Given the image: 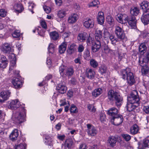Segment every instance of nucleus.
Wrapping results in <instances>:
<instances>
[{"label": "nucleus", "mask_w": 149, "mask_h": 149, "mask_svg": "<svg viewBox=\"0 0 149 149\" xmlns=\"http://www.w3.org/2000/svg\"><path fill=\"white\" fill-rule=\"evenodd\" d=\"M143 109L146 113L149 114V106L144 104L143 106Z\"/></svg>", "instance_id": "nucleus-48"}, {"label": "nucleus", "mask_w": 149, "mask_h": 149, "mask_svg": "<svg viewBox=\"0 0 149 149\" xmlns=\"http://www.w3.org/2000/svg\"><path fill=\"white\" fill-rule=\"evenodd\" d=\"M26 145L25 143H22L17 145L15 149H26Z\"/></svg>", "instance_id": "nucleus-46"}, {"label": "nucleus", "mask_w": 149, "mask_h": 149, "mask_svg": "<svg viewBox=\"0 0 149 149\" xmlns=\"http://www.w3.org/2000/svg\"><path fill=\"white\" fill-rule=\"evenodd\" d=\"M127 100L129 103L136 104L139 105L140 101L137 91H133L128 96Z\"/></svg>", "instance_id": "nucleus-5"}, {"label": "nucleus", "mask_w": 149, "mask_h": 149, "mask_svg": "<svg viewBox=\"0 0 149 149\" xmlns=\"http://www.w3.org/2000/svg\"><path fill=\"white\" fill-rule=\"evenodd\" d=\"M88 37V34L86 32H83L78 34L77 39L80 42H84L87 39Z\"/></svg>", "instance_id": "nucleus-16"}, {"label": "nucleus", "mask_w": 149, "mask_h": 149, "mask_svg": "<svg viewBox=\"0 0 149 149\" xmlns=\"http://www.w3.org/2000/svg\"><path fill=\"white\" fill-rule=\"evenodd\" d=\"M122 21L123 23L122 24H125L127 22L129 17L125 14H121Z\"/></svg>", "instance_id": "nucleus-45"}, {"label": "nucleus", "mask_w": 149, "mask_h": 149, "mask_svg": "<svg viewBox=\"0 0 149 149\" xmlns=\"http://www.w3.org/2000/svg\"><path fill=\"white\" fill-rule=\"evenodd\" d=\"M64 146L65 148H70L74 145V142L72 140H65Z\"/></svg>", "instance_id": "nucleus-31"}, {"label": "nucleus", "mask_w": 149, "mask_h": 149, "mask_svg": "<svg viewBox=\"0 0 149 149\" xmlns=\"http://www.w3.org/2000/svg\"><path fill=\"white\" fill-rule=\"evenodd\" d=\"M130 13L131 16H136L139 13V8L136 7L132 8L130 10Z\"/></svg>", "instance_id": "nucleus-26"}, {"label": "nucleus", "mask_w": 149, "mask_h": 149, "mask_svg": "<svg viewBox=\"0 0 149 149\" xmlns=\"http://www.w3.org/2000/svg\"><path fill=\"white\" fill-rule=\"evenodd\" d=\"M139 130V127L136 124L134 125L130 128L131 133L132 134L134 135L137 134Z\"/></svg>", "instance_id": "nucleus-27"}, {"label": "nucleus", "mask_w": 149, "mask_h": 149, "mask_svg": "<svg viewBox=\"0 0 149 149\" xmlns=\"http://www.w3.org/2000/svg\"><path fill=\"white\" fill-rule=\"evenodd\" d=\"M138 149H144L146 147L145 140H141L138 143Z\"/></svg>", "instance_id": "nucleus-39"}, {"label": "nucleus", "mask_w": 149, "mask_h": 149, "mask_svg": "<svg viewBox=\"0 0 149 149\" xmlns=\"http://www.w3.org/2000/svg\"><path fill=\"white\" fill-rule=\"evenodd\" d=\"M12 36L14 38H18L20 36V33L19 32L15 31L12 34Z\"/></svg>", "instance_id": "nucleus-57"}, {"label": "nucleus", "mask_w": 149, "mask_h": 149, "mask_svg": "<svg viewBox=\"0 0 149 149\" xmlns=\"http://www.w3.org/2000/svg\"><path fill=\"white\" fill-rule=\"evenodd\" d=\"M66 69V67L63 65H61L59 68V72L61 76L64 74V71Z\"/></svg>", "instance_id": "nucleus-41"}, {"label": "nucleus", "mask_w": 149, "mask_h": 149, "mask_svg": "<svg viewBox=\"0 0 149 149\" xmlns=\"http://www.w3.org/2000/svg\"><path fill=\"white\" fill-rule=\"evenodd\" d=\"M19 135L18 131L17 129L14 130L9 136L11 140H16Z\"/></svg>", "instance_id": "nucleus-24"}, {"label": "nucleus", "mask_w": 149, "mask_h": 149, "mask_svg": "<svg viewBox=\"0 0 149 149\" xmlns=\"http://www.w3.org/2000/svg\"><path fill=\"white\" fill-rule=\"evenodd\" d=\"M118 113V110L115 107L110 108L107 111V114L109 116L110 119L117 116L119 114Z\"/></svg>", "instance_id": "nucleus-10"}, {"label": "nucleus", "mask_w": 149, "mask_h": 149, "mask_svg": "<svg viewBox=\"0 0 149 149\" xmlns=\"http://www.w3.org/2000/svg\"><path fill=\"white\" fill-rule=\"evenodd\" d=\"M107 71V68L106 66L104 64L101 65L99 67V71L101 74H105Z\"/></svg>", "instance_id": "nucleus-28"}, {"label": "nucleus", "mask_w": 149, "mask_h": 149, "mask_svg": "<svg viewBox=\"0 0 149 149\" xmlns=\"http://www.w3.org/2000/svg\"><path fill=\"white\" fill-rule=\"evenodd\" d=\"M102 93V89L99 88L95 89L92 92V94L93 96L96 97L100 95Z\"/></svg>", "instance_id": "nucleus-33"}, {"label": "nucleus", "mask_w": 149, "mask_h": 149, "mask_svg": "<svg viewBox=\"0 0 149 149\" xmlns=\"http://www.w3.org/2000/svg\"><path fill=\"white\" fill-rule=\"evenodd\" d=\"M81 59L79 57H78L74 60V62L76 63H79V64H81Z\"/></svg>", "instance_id": "nucleus-64"}, {"label": "nucleus", "mask_w": 149, "mask_h": 149, "mask_svg": "<svg viewBox=\"0 0 149 149\" xmlns=\"http://www.w3.org/2000/svg\"><path fill=\"white\" fill-rule=\"evenodd\" d=\"M102 47L104 50L105 52H109L110 51V49L109 48L107 44L104 43L101 46Z\"/></svg>", "instance_id": "nucleus-50"}, {"label": "nucleus", "mask_w": 149, "mask_h": 149, "mask_svg": "<svg viewBox=\"0 0 149 149\" xmlns=\"http://www.w3.org/2000/svg\"><path fill=\"white\" fill-rule=\"evenodd\" d=\"M11 49V45L8 43H5L2 45L1 51L4 53H9Z\"/></svg>", "instance_id": "nucleus-14"}, {"label": "nucleus", "mask_w": 149, "mask_h": 149, "mask_svg": "<svg viewBox=\"0 0 149 149\" xmlns=\"http://www.w3.org/2000/svg\"><path fill=\"white\" fill-rule=\"evenodd\" d=\"M100 119L102 122H104L105 121L106 119V115L103 113H101L100 116Z\"/></svg>", "instance_id": "nucleus-53"}, {"label": "nucleus", "mask_w": 149, "mask_h": 149, "mask_svg": "<svg viewBox=\"0 0 149 149\" xmlns=\"http://www.w3.org/2000/svg\"><path fill=\"white\" fill-rule=\"evenodd\" d=\"M122 136L125 140H130L131 139L130 136L128 134H122Z\"/></svg>", "instance_id": "nucleus-56"}, {"label": "nucleus", "mask_w": 149, "mask_h": 149, "mask_svg": "<svg viewBox=\"0 0 149 149\" xmlns=\"http://www.w3.org/2000/svg\"><path fill=\"white\" fill-rule=\"evenodd\" d=\"M134 104L129 102L127 103L126 106L127 110L130 112L132 111L139 106L138 105H134Z\"/></svg>", "instance_id": "nucleus-23"}, {"label": "nucleus", "mask_w": 149, "mask_h": 149, "mask_svg": "<svg viewBox=\"0 0 149 149\" xmlns=\"http://www.w3.org/2000/svg\"><path fill=\"white\" fill-rule=\"evenodd\" d=\"M140 8H141L145 13L149 12V3L147 1H144L140 5Z\"/></svg>", "instance_id": "nucleus-19"}, {"label": "nucleus", "mask_w": 149, "mask_h": 149, "mask_svg": "<svg viewBox=\"0 0 149 149\" xmlns=\"http://www.w3.org/2000/svg\"><path fill=\"white\" fill-rule=\"evenodd\" d=\"M88 134L91 136H94L96 134L97 131L94 127L93 128L90 129V130L88 131Z\"/></svg>", "instance_id": "nucleus-43"}, {"label": "nucleus", "mask_w": 149, "mask_h": 149, "mask_svg": "<svg viewBox=\"0 0 149 149\" xmlns=\"http://www.w3.org/2000/svg\"><path fill=\"white\" fill-rule=\"evenodd\" d=\"M15 10L18 13H21L23 10L22 6L20 4H16L14 6Z\"/></svg>", "instance_id": "nucleus-32"}, {"label": "nucleus", "mask_w": 149, "mask_h": 149, "mask_svg": "<svg viewBox=\"0 0 149 149\" xmlns=\"http://www.w3.org/2000/svg\"><path fill=\"white\" fill-rule=\"evenodd\" d=\"M16 58H14L10 61V65L9 67V71H11L13 70L14 68L16 67Z\"/></svg>", "instance_id": "nucleus-37"}, {"label": "nucleus", "mask_w": 149, "mask_h": 149, "mask_svg": "<svg viewBox=\"0 0 149 149\" xmlns=\"http://www.w3.org/2000/svg\"><path fill=\"white\" fill-rule=\"evenodd\" d=\"M77 15L75 14L70 16L68 19L69 23L70 24L75 23L77 20Z\"/></svg>", "instance_id": "nucleus-29"}, {"label": "nucleus", "mask_w": 149, "mask_h": 149, "mask_svg": "<svg viewBox=\"0 0 149 149\" xmlns=\"http://www.w3.org/2000/svg\"><path fill=\"white\" fill-rule=\"evenodd\" d=\"M94 20L89 18H86L84 21V26L87 29L93 28L94 26Z\"/></svg>", "instance_id": "nucleus-8"}, {"label": "nucleus", "mask_w": 149, "mask_h": 149, "mask_svg": "<svg viewBox=\"0 0 149 149\" xmlns=\"http://www.w3.org/2000/svg\"><path fill=\"white\" fill-rule=\"evenodd\" d=\"M43 8L45 11L47 13H49L51 12V8L48 6H44L43 7Z\"/></svg>", "instance_id": "nucleus-59"}, {"label": "nucleus", "mask_w": 149, "mask_h": 149, "mask_svg": "<svg viewBox=\"0 0 149 149\" xmlns=\"http://www.w3.org/2000/svg\"><path fill=\"white\" fill-rule=\"evenodd\" d=\"M74 71L73 68H68L66 70V75L69 76H72L74 73Z\"/></svg>", "instance_id": "nucleus-44"}, {"label": "nucleus", "mask_w": 149, "mask_h": 149, "mask_svg": "<svg viewBox=\"0 0 149 149\" xmlns=\"http://www.w3.org/2000/svg\"><path fill=\"white\" fill-rule=\"evenodd\" d=\"M106 21L110 25L114 24V20L113 18L110 16L108 15L106 18Z\"/></svg>", "instance_id": "nucleus-42"}, {"label": "nucleus", "mask_w": 149, "mask_h": 149, "mask_svg": "<svg viewBox=\"0 0 149 149\" xmlns=\"http://www.w3.org/2000/svg\"><path fill=\"white\" fill-rule=\"evenodd\" d=\"M56 90L59 93L63 94L65 93L67 87L64 83H62L58 84L56 86Z\"/></svg>", "instance_id": "nucleus-11"}, {"label": "nucleus", "mask_w": 149, "mask_h": 149, "mask_svg": "<svg viewBox=\"0 0 149 149\" xmlns=\"http://www.w3.org/2000/svg\"><path fill=\"white\" fill-rule=\"evenodd\" d=\"M111 122L115 125H118L121 124L123 120V116L120 114L111 119Z\"/></svg>", "instance_id": "nucleus-6"}, {"label": "nucleus", "mask_w": 149, "mask_h": 149, "mask_svg": "<svg viewBox=\"0 0 149 149\" xmlns=\"http://www.w3.org/2000/svg\"><path fill=\"white\" fill-rule=\"evenodd\" d=\"M97 21L98 23L101 25L103 24L104 22V14L103 12H99L98 14Z\"/></svg>", "instance_id": "nucleus-21"}, {"label": "nucleus", "mask_w": 149, "mask_h": 149, "mask_svg": "<svg viewBox=\"0 0 149 149\" xmlns=\"http://www.w3.org/2000/svg\"><path fill=\"white\" fill-rule=\"evenodd\" d=\"M50 35L51 38L55 40L58 39L59 38L58 34L56 31L50 32Z\"/></svg>", "instance_id": "nucleus-34"}, {"label": "nucleus", "mask_w": 149, "mask_h": 149, "mask_svg": "<svg viewBox=\"0 0 149 149\" xmlns=\"http://www.w3.org/2000/svg\"><path fill=\"white\" fill-rule=\"evenodd\" d=\"M87 39L86 40L87 43L88 45H91V42L92 41V38L91 37L90 35L89 36H88V37L87 38Z\"/></svg>", "instance_id": "nucleus-60"}, {"label": "nucleus", "mask_w": 149, "mask_h": 149, "mask_svg": "<svg viewBox=\"0 0 149 149\" xmlns=\"http://www.w3.org/2000/svg\"><path fill=\"white\" fill-rule=\"evenodd\" d=\"M54 46L52 43H50L48 47V51L49 53H52L54 51Z\"/></svg>", "instance_id": "nucleus-49"}, {"label": "nucleus", "mask_w": 149, "mask_h": 149, "mask_svg": "<svg viewBox=\"0 0 149 149\" xmlns=\"http://www.w3.org/2000/svg\"><path fill=\"white\" fill-rule=\"evenodd\" d=\"M20 105V102L17 99L12 100L9 103L8 108L11 109H15Z\"/></svg>", "instance_id": "nucleus-12"}, {"label": "nucleus", "mask_w": 149, "mask_h": 149, "mask_svg": "<svg viewBox=\"0 0 149 149\" xmlns=\"http://www.w3.org/2000/svg\"><path fill=\"white\" fill-rule=\"evenodd\" d=\"M69 110L71 113H77L78 111L77 107L73 104H72L71 105Z\"/></svg>", "instance_id": "nucleus-36"}, {"label": "nucleus", "mask_w": 149, "mask_h": 149, "mask_svg": "<svg viewBox=\"0 0 149 149\" xmlns=\"http://www.w3.org/2000/svg\"><path fill=\"white\" fill-rule=\"evenodd\" d=\"M66 44L65 43H63L59 47V52L60 54L64 53L66 49Z\"/></svg>", "instance_id": "nucleus-35"}, {"label": "nucleus", "mask_w": 149, "mask_h": 149, "mask_svg": "<svg viewBox=\"0 0 149 149\" xmlns=\"http://www.w3.org/2000/svg\"><path fill=\"white\" fill-rule=\"evenodd\" d=\"M141 58H139V63L142 68H141V72L143 74H147L149 72V68L147 65V63H146V64L144 62L141 61Z\"/></svg>", "instance_id": "nucleus-9"}, {"label": "nucleus", "mask_w": 149, "mask_h": 149, "mask_svg": "<svg viewBox=\"0 0 149 149\" xmlns=\"http://www.w3.org/2000/svg\"><path fill=\"white\" fill-rule=\"evenodd\" d=\"M95 73L94 70L91 69L86 71V76L88 78L93 79L95 77Z\"/></svg>", "instance_id": "nucleus-22"}, {"label": "nucleus", "mask_w": 149, "mask_h": 149, "mask_svg": "<svg viewBox=\"0 0 149 149\" xmlns=\"http://www.w3.org/2000/svg\"><path fill=\"white\" fill-rule=\"evenodd\" d=\"M90 56V52L88 50H87L85 51V52L84 54V57L85 58H86L87 57H89Z\"/></svg>", "instance_id": "nucleus-63"}, {"label": "nucleus", "mask_w": 149, "mask_h": 149, "mask_svg": "<svg viewBox=\"0 0 149 149\" xmlns=\"http://www.w3.org/2000/svg\"><path fill=\"white\" fill-rule=\"evenodd\" d=\"M41 24L42 27L45 29L47 28V26L46 22L44 21H42L41 22Z\"/></svg>", "instance_id": "nucleus-62"}, {"label": "nucleus", "mask_w": 149, "mask_h": 149, "mask_svg": "<svg viewBox=\"0 0 149 149\" xmlns=\"http://www.w3.org/2000/svg\"><path fill=\"white\" fill-rule=\"evenodd\" d=\"M108 143L112 147L115 146L116 142V140H108Z\"/></svg>", "instance_id": "nucleus-54"}, {"label": "nucleus", "mask_w": 149, "mask_h": 149, "mask_svg": "<svg viewBox=\"0 0 149 149\" xmlns=\"http://www.w3.org/2000/svg\"><path fill=\"white\" fill-rule=\"evenodd\" d=\"M107 97L108 101L111 102L115 101L116 106L118 107H120L123 98L120 96L119 91L110 90L108 92Z\"/></svg>", "instance_id": "nucleus-1"}, {"label": "nucleus", "mask_w": 149, "mask_h": 149, "mask_svg": "<svg viewBox=\"0 0 149 149\" xmlns=\"http://www.w3.org/2000/svg\"><path fill=\"white\" fill-rule=\"evenodd\" d=\"M101 42L96 41L93 44L91 47V50L93 53L98 51L101 47Z\"/></svg>", "instance_id": "nucleus-15"}, {"label": "nucleus", "mask_w": 149, "mask_h": 149, "mask_svg": "<svg viewBox=\"0 0 149 149\" xmlns=\"http://www.w3.org/2000/svg\"><path fill=\"white\" fill-rule=\"evenodd\" d=\"M116 19L117 21L120 23H123L122 21L121 14H118L116 16Z\"/></svg>", "instance_id": "nucleus-51"}, {"label": "nucleus", "mask_w": 149, "mask_h": 149, "mask_svg": "<svg viewBox=\"0 0 149 149\" xmlns=\"http://www.w3.org/2000/svg\"><path fill=\"white\" fill-rule=\"evenodd\" d=\"M147 47L145 43H142L139 47V51L141 54H143L146 52Z\"/></svg>", "instance_id": "nucleus-30"}, {"label": "nucleus", "mask_w": 149, "mask_h": 149, "mask_svg": "<svg viewBox=\"0 0 149 149\" xmlns=\"http://www.w3.org/2000/svg\"><path fill=\"white\" fill-rule=\"evenodd\" d=\"M22 112H17L13 113V118L14 120L17 123L20 124L24 121V118L25 115V110L24 108L20 107Z\"/></svg>", "instance_id": "nucleus-4"}, {"label": "nucleus", "mask_w": 149, "mask_h": 149, "mask_svg": "<svg viewBox=\"0 0 149 149\" xmlns=\"http://www.w3.org/2000/svg\"><path fill=\"white\" fill-rule=\"evenodd\" d=\"M79 149H87V147L85 143H82L80 145Z\"/></svg>", "instance_id": "nucleus-58"}, {"label": "nucleus", "mask_w": 149, "mask_h": 149, "mask_svg": "<svg viewBox=\"0 0 149 149\" xmlns=\"http://www.w3.org/2000/svg\"><path fill=\"white\" fill-rule=\"evenodd\" d=\"M65 15V12L63 10H60L58 11V16L60 18L64 17Z\"/></svg>", "instance_id": "nucleus-47"}, {"label": "nucleus", "mask_w": 149, "mask_h": 149, "mask_svg": "<svg viewBox=\"0 0 149 149\" xmlns=\"http://www.w3.org/2000/svg\"><path fill=\"white\" fill-rule=\"evenodd\" d=\"M146 56L143 58H141V61L144 62L145 64L146 63H149V50L148 51L146 54Z\"/></svg>", "instance_id": "nucleus-38"}, {"label": "nucleus", "mask_w": 149, "mask_h": 149, "mask_svg": "<svg viewBox=\"0 0 149 149\" xmlns=\"http://www.w3.org/2000/svg\"><path fill=\"white\" fill-rule=\"evenodd\" d=\"M8 61L7 60L6 57L3 55L0 56V67L4 68L6 67Z\"/></svg>", "instance_id": "nucleus-17"}, {"label": "nucleus", "mask_w": 149, "mask_h": 149, "mask_svg": "<svg viewBox=\"0 0 149 149\" xmlns=\"http://www.w3.org/2000/svg\"><path fill=\"white\" fill-rule=\"evenodd\" d=\"M12 83L16 88L21 87L22 82L20 79L17 78H14L13 79Z\"/></svg>", "instance_id": "nucleus-20"}, {"label": "nucleus", "mask_w": 149, "mask_h": 149, "mask_svg": "<svg viewBox=\"0 0 149 149\" xmlns=\"http://www.w3.org/2000/svg\"><path fill=\"white\" fill-rule=\"evenodd\" d=\"M102 33L101 30L96 29L95 34V38L96 41L102 42L103 38Z\"/></svg>", "instance_id": "nucleus-18"}, {"label": "nucleus", "mask_w": 149, "mask_h": 149, "mask_svg": "<svg viewBox=\"0 0 149 149\" xmlns=\"http://www.w3.org/2000/svg\"><path fill=\"white\" fill-rule=\"evenodd\" d=\"M90 65L94 68H97L98 66V62L94 59H92L90 60Z\"/></svg>", "instance_id": "nucleus-40"}, {"label": "nucleus", "mask_w": 149, "mask_h": 149, "mask_svg": "<svg viewBox=\"0 0 149 149\" xmlns=\"http://www.w3.org/2000/svg\"><path fill=\"white\" fill-rule=\"evenodd\" d=\"M127 22L132 28H136V20L135 16H130L129 17Z\"/></svg>", "instance_id": "nucleus-13"}, {"label": "nucleus", "mask_w": 149, "mask_h": 149, "mask_svg": "<svg viewBox=\"0 0 149 149\" xmlns=\"http://www.w3.org/2000/svg\"><path fill=\"white\" fill-rule=\"evenodd\" d=\"M117 38H115V36L111 34L109 37L111 40V43L113 45L115 44V42L122 40H126L127 38L126 36L124 30L118 26H116L114 31Z\"/></svg>", "instance_id": "nucleus-2"}, {"label": "nucleus", "mask_w": 149, "mask_h": 149, "mask_svg": "<svg viewBox=\"0 0 149 149\" xmlns=\"http://www.w3.org/2000/svg\"><path fill=\"white\" fill-rule=\"evenodd\" d=\"M6 12L3 9H0V16L4 17L6 16Z\"/></svg>", "instance_id": "nucleus-55"}, {"label": "nucleus", "mask_w": 149, "mask_h": 149, "mask_svg": "<svg viewBox=\"0 0 149 149\" xmlns=\"http://www.w3.org/2000/svg\"><path fill=\"white\" fill-rule=\"evenodd\" d=\"M84 47L81 45H79L78 47V51L79 52H82L84 50Z\"/></svg>", "instance_id": "nucleus-61"}, {"label": "nucleus", "mask_w": 149, "mask_h": 149, "mask_svg": "<svg viewBox=\"0 0 149 149\" xmlns=\"http://www.w3.org/2000/svg\"><path fill=\"white\" fill-rule=\"evenodd\" d=\"M10 92L9 91H2L0 93V103H3L10 96Z\"/></svg>", "instance_id": "nucleus-7"}, {"label": "nucleus", "mask_w": 149, "mask_h": 149, "mask_svg": "<svg viewBox=\"0 0 149 149\" xmlns=\"http://www.w3.org/2000/svg\"><path fill=\"white\" fill-rule=\"evenodd\" d=\"M100 4L99 2L97 0H95L93 1L91 3V6H96Z\"/></svg>", "instance_id": "nucleus-52"}, {"label": "nucleus", "mask_w": 149, "mask_h": 149, "mask_svg": "<svg viewBox=\"0 0 149 149\" xmlns=\"http://www.w3.org/2000/svg\"><path fill=\"white\" fill-rule=\"evenodd\" d=\"M76 51V45L75 44H73L68 47V49L67 50V52L69 54H71L74 53Z\"/></svg>", "instance_id": "nucleus-25"}, {"label": "nucleus", "mask_w": 149, "mask_h": 149, "mask_svg": "<svg viewBox=\"0 0 149 149\" xmlns=\"http://www.w3.org/2000/svg\"><path fill=\"white\" fill-rule=\"evenodd\" d=\"M120 75L123 79H126L128 83L130 85H132L135 82V79L133 74L129 68L122 70L120 71Z\"/></svg>", "instance_id": "nucleus-3"}]
</instances>
